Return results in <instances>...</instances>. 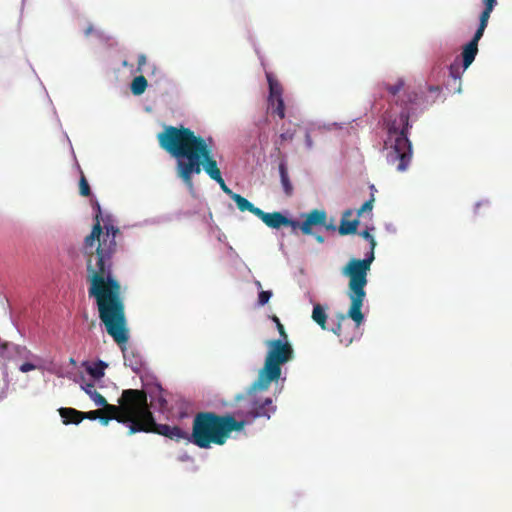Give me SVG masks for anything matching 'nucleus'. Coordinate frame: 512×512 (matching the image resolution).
Listing matches in <instances>:
<instances>
[{
    "label": "nucleus",
    "instance_id": "1",
    "mask_svg": "<svg viewBox=\"0 0 512 512\" xmlns=\"http://www.w3.org/2000/svg\"><path fill=\"white\" fill-rule=\"evenodd\" d=\"M93 208L94 224L82 244L89 282L88 295L96 301L99 319L106 332L123 349L129 339V331L121 285L112 275L113 257L118 248L116 238L121 232L111 215H103L97 201Z\"/></svg>",
    "mask_w": 512,
    "mask_h": 512
},
{
    "label": "nucleus",
    "instance_id": "2",
    "mask_svg": "<svg viewBox=\"0 0 512 512\" xmlns=\"http://www.w3.org/2000/svg\"><path fill=\"white\" fill-rule=\"evenodd\" d=\"M160 147L176 159V174L193 189V175L204 170L212 179L222 175L212 154V138L205 139L184 126H166L157 135Z\"/></svg>",
    "mask_w": 512,
    "mask_h": 512
},
{
    "label": "nucleus",
    "instance_id": "3",
    "mask_svg": "<svg viewBox=\"0 0 512 512\" xmlns=\"http://www.w3.org/2000/svg\"><path fill=\"white\" fill-rule=\"evenodd\" d=\"M245 424V421H237L231 414L199 412L194 416L189 442L202 449L210 448L212 444L224 445L231 433L241 431Z\"/></svg>",
    "mask_w": 512,
    "mask_h": 512
},
{
    "label": "nucleus",
    "instance_id": "4",
    "mask_svg": "<svg viewBox=\"0 0 512 512\" xmlns=\"http://www.w3.org/2000/svg\"><path fill=\"white\" fill-rule=\"evenodd\" d=\"M360 235L369 241V253L364 259H350L342 269V274L349 278L348 296L351 301V305L347 316L355 322L357 327H359L364 320V315L361 309L366 297L365 287L368 282L367 275L370 271L371 264L375 259L374 249L376 247V241L368 230H364Z\"/></svg>",
    "mask_w": 512,
    "mask_h": 512
},
{
    "label": "nucleus",
    "instance_id": "5",
    "mask_svg": "<svg viewBox=\"0 0 512 512\" xmlns=\"http://www.w3.org/2000/svg\"><path fill=\"white\" fill-rule=\"evenodd\" d=\"M409 118L410 109L404 106L397 117L385 120L387 139L384 144L388 151L387 162L399 172L408 169L413 157L412 143L408 138L409 129L412 127Z\"/></svg>",
    "mask_w": 512,
    "mask_h": 512
},
{
    "label": "nucleus",
    "instance_id": "6",
    "mask_svg": "<svg viewBox=\"0 0 512 512\" xmlns=\"http://www.w3.org/2000/svg\"><path fill=\"white\" fill-rule=\"evenodd\" d=\"M279 332V339H271L265 342L267 353L263 367L259 370L257 379L253 382V388L267 389L273 381L281 376V366L293 360L294 349L288 341V335L283 324L276 315L270 316Z\"/></svg>",
    "mask_w": 512,
    "mask_h": 512
},
{
    "label": "nucleus",
    "instance_id": "7",
    "mask_svg": "<svg viewBox=\"0 0 512 512\" xmlns=\"http://www.w3.org/2000/svg\"><path fill=\"white\" fill-rule=\"evenodd\" d=\"M144 403V390L125 389L118 399V405L106 403L102 405L103 414L98 419L107 426L111 420L132 426L138 423L139 412Z\"/></svg>",
    "mask_w": 512,
    "mask_h": 512
},
{
    "label": "nucleus",
    "instance_id": "8",
    "mask_svg": "<svg viewBox=\"0 0 512 512\" xmlns=\"http://www.w3.org/2000/svg\"><path fill=\"white\" fill-rule=\"evenodd\" d=\"M138 432H152L165 436L173 441L180 442L182 440L189 442L190 434L182 430L178 426H170L168 424H157L154 420L153 414L149 409L147 402V394L144 391V403L140 408L138 423L129 426L128 435H133Z\"/></svg>",
    "mask_w": 512,
    "mask_h": 512
},
{
    "label": "nucleus",
    "instance_id": "9",
    "mask_svg": "<svg viewBox=\"0 0 512 512\" xmlns=\"http://www.w3.org/2000/svg\"><path fill=\"white\" fill-rule=\"evenodd\" d=\"M253 383L251 386L247 389L245 395L238 396L237 400H245L247 401L249 405V410L247 411V416L251 417L252 419L255 418H261L266 417L270 418L271 415L276 411V406L273 404V400L271 397L266 398H260L257 397L256 393L258 391H266L267 389H254Z\"/></svg>",
    "mask_w": 512,
    "mask_h": 512
},
{
    "label": "nucleus",
    "instance_id": "10",
    "mask_svg": "<svg viewBox=\"0 0 512 512\" xmlns=\"http://www.w3.org/2000/svg\"><path fill=\"white\" fill-rule=\"evenodd\" d=\"M492 10L485 9L481 12L479 18V26L469 43H467L462 50L461 56L463 60V70H466L475 60L478 53V42L482 38L484 31L488 25V21Z\"/></svg>",
    "mask_w": 512,
    "mask_h": 512
},
{
    "label": "nucleus",
    "instance_id": "11",
    "mask_svg": "<svg viewBox=\"0 0 512 512\" xmlns=\"http://www.w3.org/2000/svg\"><path fill=\"white\" fill-rule=\"evenodd\" d=\"M304 220L301 222V232L304 235H311L314 226H321L327 220V213L322 209H313L303 215Z\"/></svg>",
    "mask_w": 512,
    "mask_h": 512
},
{
    "label": "nucleus",
    "instance_id": "12",
    "mask_svg": "<svg viewBox=\"0 0 512 512\" xmlns=\"http://www.w3.org/2000/svg\"><path fill=\"white\" fill-rule=\"evenodd\" d=\"M258 218L265 223L269 228L272 229H279L280 227L284 226V223H287L286 216H284L281 212H272L267 213L264 212L262 209L260 212H258Z\"/></svg>",
    "mask_w": 512,
    "mask_h": 512
},
{
    "label": "nucleus",
    "instance_id": "13",
    "mask_svg": "<svg viewBox=\"0 0 512 512\" xmlns=\"http://www.w3.org/2000/svg\"><path fill=\"white\" fill-rule=\"evenodd\" d=\"M352 215H353L352 209H347L343 212L340 226L338 228L340 235H349V234L356 233L358 225H359V221L357 219L349 220V218Z\"/></svg>",
    "mask_w": 512,
    "mask_h": 512
},
{
    "label": "nucleus",
    "instance_id": "14",
    "mask_svg": "<svg viewBox=\"0 0 512 512\" xmlns=\"http://www.w3.org/2000/svg\"><path fill=\"white\" fill-rule=\"evenodd\" d=\"M59 414L61 416V418L63 419V423L65 425H68V424H79L83 421V417H81L82 415V411H78L74 408H60L59 409Z\"/></svg>",
    "mask_w": 512,
    "mask_h": 512
},
{
    "label": "nucleus",
    "instance_id": "15",
    "mask_svg": "<svg viewBox=\"0 0 512 512\" xmlns=\"http://www.w3.org/2000/svg\"><path fill=\"white\" fill-rule=\"evenodd\" d=\"M232 200L236 203L237 208L241 211H249L250 213L254 214L256 217H258L260 212V208L254 206L250 201H248L245 197L241 196L240 194L233 195Z\"/></svg>",
    "mask_w": 512,
    "mask_h": 512
},
{
    "label": "nucleus",
    "instance_id": "16",
    "mask_svg": "<svg viewBox=\"0 0 512 512\" xmlns=\"http://www.w3.org/2000/svg\"><path fill=\"white\" fill-rule=\"evenodd\" d=\"M81 388L85 391L87 395L94 401L95 405L102 406L107 402L104 396H102L95 388L94 383H83L81 384Z\"/></svg>",
    "mask_w": 512,
    "mask_h": 512
},
{
    "label": "nucleus",
    "instance_id": "17",
    "mask_svg": "<svg viewBox=\"0 0 512 512\" xmlns=\"http://www.w3.org/2000/svg\"><path fill=\"white\" fill-rule=\"evenodd\" d=\"M279 174L283 190L287 196H291L293 193V186L290 181L288 170L285 162L279 164Z\"/></svg>",
    "mask_w": 512,
    "mask_h": 512
},
{
    "label": "nucleus",
    "instance_id": "18",
    "mask_svg": "<svg viewBox=\"0 0 512 512\" xmlns=\"http://www.w3.org/2000/svg\"><path fill=\"white\" fill-rule=\"evenodd\" d=\"M464 70L461 71V67L458 63H452L449 67V76L453 82V88L456 92H461V77Z\"/></svg>",
    "mask_w": 512,
    "mask_h": 512
},
{
    "label": "nucleus",
    "instance_id": "19",
    "mask_svg": "<svg viewBox=\"0 0 512 512\" xmlns=\"http://www.w3.org/2000/svg\"><path fill=\"white\" fill-rule=\"evenodd\" d=\"M268 108L271 114L277 115L280 119L285 117V105L282 97L268 99Z\"/></svg>",
    "mask_w": 512,
    "mask_h": 512
},
{
    "label": "nucleus",
    "instance_id": "20",
    "mask_svg": "<svg viewBox=\"0 0 512 512\" xmlns=\"http://www.w3.org/2000/svg\"><path fill=\"white\" fill-rule=\"evenodd\" d=\"M312 319L315 321L323 330L326 329L327 314L325 308L321 304H315L312 311Z\"/></svg>",
    "mask_w": 512,
    "mask_h": 512
},
{
    "label": "nucleus",
    "instance_id": "21",
    "mask_svg": "<svg viewBox=\"0 0 512 512\" xmlns=\"http://www.w3.org/2000/svg\"><path fill=\"white\" fill-rule=\"evenodd\" d=\"M84 365L87 367V372L94 378V379H100L104 376V371L107 368V364L101 360L93 363L88 364L84 363Z\"/></svg>",
    "mask_w": 512,
    "mask_h": 512
},
{
    "label": "nucleus",
    "instance_id": "22",
    "mask_svg": "<svg viewBox=\"0 0 512 512\" xmlns=\"http://www.w3.org/2000/svg\"><path fill=\"white\" fill-rule=\"evenodd\" d=\"M268 85H269V97L268 99L282 97V86L272 74H266Z\"/></svg>",
    "mask_w": 512,
    "mask_h": 512
},
{
    "label": "nucleus",
    "instance_id": "23",
    "mask_svg": "<svg viewBox=\"0 0 512 512\" xmlns=\"http://www.w3.org/2000/svg\"><path fill=\"white\" fill-rule=\"evenodd\" d=\"M147 88V80L143 75L136 76L131 83V92L134 95H141Z\"/></svg>",
    "mask_w": 512,
    "mask_h": 512
},
{
    "label": "nucleus",
    "instance_id": "24",
    "mask_svg": "<svg viewBox=\"0 0 512 512\" xmlns=\"http://www.w3.org/2000/svg\"><path fill=\"white\" fill-rule=\"evenodd\" d=\"M125 364L129 366L134 372L138 373L142 370V359L139 356L132 355L131 357L124 354Z\"/></svg>",
    "mask_w": 512,
    "mask_h": 512
},
{
    "label": "nucleus",
    "instance_id": "25",
    "mask_svg": "<svg viewBox=\"0 0 512 512\" xmlns=\"http://www.w3.org/2000/svg\"><path fill=\"white\" fill-rule=\"evenodd\" d=\"M79 193L81 196L84 197H88L91 195L89 183L83 173H81V177L79 180Z\"/></svg>",
    "mask_w": 512,
    "mask_h": 512
},
{
    "label": "nucleus",
    "instance_id": "26",
    "mask_svg": "<svg viewBox=\"0 0 512 512\" xmlns=\"http://www.w3.org/2000/svg\"><path fill=\"white\" fill-rule=\"evenodd\" d=\"M404 87V81L398 79L395 84H385V89L393 96H396Z\"/></svg>",
    "mask_w": 512,
    "mask_h": 512
},
{
    "label": "nucleus",
    "instance_id": "27",
    "mask_svg": "<svg viewBox=\"0 0 512 512\" xmlns=\"http://www.w3.org/2000/svg\"><path fill=\"white\" fill-rule=\"evenodd\" d=\"M294 130H286L279 135V142H276V149L280 151V146L287 141H292L294 138Z\"/></svg>",
    "mask_w": 512,
    "mask_h": 512
},
{
    "label": "nucleus",
    "instance_id": "28",
    "mask_svg": "<svg viewBox=\"0 0 512 512\" xmlns=\"http://www.w3.org/2000/svg\"><path fill=\"white\" fill-rule=\"evenodd\" d=\"M374 196L371 195L370 199L367 200L358 210L357 215L361 216L365 212H371L373 209V203H374Z\"/></svg>",
    "mask_w": 512,
    "mask_h": 512
},
{
    "label": "nucleus",
    "instance_id": "29",
    "mask_svg": "<svg viewBox=\"0 0 512 512\" xmlns=\"http://www.w3.org/2000/svg\"><path fill=\"white\" fill-rule=\"evenodd\" d=\"M214 181L220 185V187H221L222 191H223L224 193H226L228 196H230V198H231V199L233 198V195H236V194H237V193L233 192V191H232V190H231V189L226 185V183H225V181H224V179H223L222 175L220 176V179H219V178H216V179H214Z\"/></svg>",
    "mask_w": 512,
    "mask_h": 512
},
{
    "label": "nucleus",
    "instance_id": "30",
    "mask_svg": "<svg viewBox=\"0 0 512 512\" xmlns=\"http://www.w3.org/2000/svg\"><path fill=\"white\" fill-rule=\"evenodd\" d=\"M103 413H104V411L102 409H98V410H93V411H88V412H82L81 417H83V420L84 419L96 420V419H98V417H100V414H103Z\"/></svg>",
    "mask_w": 512,
    "mask_h": 512
},
{
    "label": "nucleus",
    "instance_id": "31",
    "mask_svg": "<svg viewBox=\"0 0 512 512\" xmlns=\"http://www.w3.org/2000/svg\"><path fill=\"white\" fill-rule=\"evenodd\" d=\"M271 296H272L271 291H261L258 295V304L261 306H264L265 304L268 303Z\"/></svg>",
    "mask_w": 512,
    "mask_h": 512
},
{
    "label": "nucleus",
    "instance_id": "32",
    "mask_svg": "<svg viewBox=\"0 0 512 512\" xmlns=\"http://www.w3.org/2000/svg\"><path fill=\"white\" fill-rule=\"evenodd\" d=\"M8 347L9 344L7 342L2 341V339L0 338V356L4 359L9 358L7 353Z\"/></svg>",
    "mask_w": 512,
    "mask_h": 512
},
{
    "label": "nucleus",
    "instance_id": "33",
    "mask_svg": "<svg viewBox=\"0 0 512 512\" xmlns=\"http://www.w3.org/2000/svg\"><path fill=\"white\" fill-rule=\"evenodd\" d=\"M147 58L145 54H140L137 60V72H142L143 67L146 65Z\"/></svg>",
    "mask_w": 512,
    "mask_h": 512
},
{
    "label": "nucleus",
    "instance_id": "34",
    "mask_svg": "<svg viewBox=\"0 0 512 512\" xmlns=\"http://www.w3.org/2000/svg\"><path fill=\"white\" fill-rule=\"evenodd\" d=\"M286 221L287 223H284V226H290L293 230H296V229H300L301 230V223L296 221V220H293V219H290V218H287L286 217Z\"/></svg>",
    "mask_w": 512,
    "mask_h": 512
},
{
    "label": "nucleus",
    "instance_id": "35",
    "mask_svg": "<svg viewBox=\"0 0 512 512\" xmlns=\"http://www.w3.org/2000/svg\"><path fill=\"white\" fill-rule=\"evenodd\" d=\"M36 368V366L32 363H29V362H26V363H23L21 366H20V371L21 372H29V371H32Z\"/></svg>",
    "mask_w": 512,
    "mask_h": 512
},
{
    "label": "nucleus",
    "instance_id": "36",
    "mask_svg": "<svg viewBox=\"0 0 512 512\" xmlns=\"http://www.w3.org/2000/svg\"><path fill=\"white\" fill-rule=\"evenodd\" d=\"M483 3L485 9L493 11L495 6L497 5V0H483Z\"/></svg>",
    "mask_w": 512,
    "mask_h": 512
},
{
    "label": "nucleus",
    "instance_id": "37",
    "mask_svg": "<svg viewBox=\"0 0 512 512\" xmlns=\"http://www.w3.org/2000/svg\"><path fill=\"white\" fill-rule=\"evenodd\" d=\"M157 402L159 409L164 410L167 408V400L162 395H159V397L157 398Z\"/></svg>",
    "mask_w": 512,
    "mask_h": 512
},
{
    "label": "nucleus",
    "instance_id": "38",
    "mask_svg": "<svg viewBox=\"0 0 512 512\" xmlns=\"http://www.w3.org/2000/svg\"><path fill=\"white\" fill-rule=\"evenodd\" d=\"M305 146H306V148H307V149H309V150L313 148V140H312V138H311V136H310L309 132H307V133L305 134Z\"/></svg>",
    "mask_w": 512,
    "mask_h": 512
},
{
    "label": "nucleus",
    "instance_id": "39",
    "mask_svg": "<svg viewBox=\"0 0 512 512\" xmlns=\"http://www.w3.org/2000/svg\"><path fill=\"white\" fill-rule=\"evenodd\" d=\"M321 226L325 227V229L329 231L336 230V226L334 225L333 220H331L329 223L327 222V220H325V224H322Z\"/></svg>",
    "mask_w": 512,
    "mask_h": 512
},
{
    "label": "nucleus",
    "instance_id": "40",
    "mask_svg": "<svg viewBox=\"0 0 512 512\" xmlns=\"http://www.w3.org/2000/svg\"><path fill=\"white\" fill-rule=\"evenodd\" d=\"M93 30H94L93 25H91V24H90V25L85 29L84 33H85V35H86V36H89V35L93 32Z\"/></svg>",
    "mask_w": 512,
    "mask_h": 512
},
{
    "label": "nucleus",
    "instance_id": "41",
    "mask_svg": "<svg viewBox=\"0 0 512 512\" xmlns=\"http://www.w3.org/2000/svg\"><path fill=\"white\" fill-rule=\"evenodd\" d=\"M332 331L336 334V335H340L341 334V323H338L336 328H333Z\"/></svg>",
    "mask_w": 512,
    "mask_h": 512
},
{
    "label": "nucleus",
    "instance_id": "42",
    "mask_svg": "<svg viewBox=\"0 0 512 512\" xmlns=\"http://www.w3.org/2000/svg\"><path fill=\"white\" fill-rule=\"evenodd\" d=\"M316 240H317L319 243H323V242H324V238H323L321 235H317V236H316Z\"/></svg>",
    "mask_w": 512,
    "mask_h": 512
},
{
    "label": "nucleus",
    "instance_id": "43",
    "mask_svg": "<svg viewBox=\"0 0 512 512\" xmlns=\"http://www.w3.org/2000/svg\"><path fill=\"white\" fill-rule=\"evenodd\" d=\"M345 318H346L345 315H343V314L339 315V320H344Z\"/></svg>",
    "mask_w": 512,
    "mask_h": 512
}]
</instances>
